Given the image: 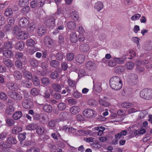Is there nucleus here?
<instances>
[{"label":"nucleus","mask_w":152,"mask_h":152,"mask_svg":"<svg viewBox=\"0 0 152 152\" xmlns=\"http://www.w3.org/2000/svg\"><path fill=\"white\" fill-rule=\"evenodd\" d=\"M110 84L111 88L115 90H120L122 86V81L121 78L118 76H114L111 78Z\"/></svg>","instance_id":"nucleus-1"},{"label":"nucleus","mask_w":152,"mask_h":152,"mask_svg":"<svg viewBox=\"0 0 152 152\" xmlns=\"http://www.w3.org/2000/svg\"><path fill=\"white\" fill-rule=\"evenodd\" d=\"M140 96L146 100L152 99V89L145 88L143 89L140 92Z\"/></svg>","instance_id":"nucleus-2"},{"label":"nucleus","mask_w":152,"mask_h":152,"mask_svg":"<svg viewBox=\"0 0 152 152\" xmlns=\"http://www.w3.org/2000/svg\"><path fill=\"white\" fill-rule=\"evenodd\" d=\"M12 33L19 39H25L27 38L29 35L28 33L21 31L17 28H15L13 30Z\"/></svg>","instance_id":"nucleus-3"},{"label":"nucleus","mask_w":152,"mask_h":152,"mask_svg":"<svg viewBox=\"0 0 152 152\" xmlns=\"http://www.w3.org/2000/svg\"><path fill=\"white\" fill-rule=\"evenodd\" d=\"M84 116L87 118H91L96 116V112L91 109H85L83 112Z\"/></svg>","instance_id":"nucleus-4"},{"label":"nucleus","mask_w":152,"mask_h":152,"mask_svg":"<svg viewBox=\"0 0 152 152\" xmlns=\"http://www.w3.org/2000/svg\"><path fill=\"white\" fill-rule=\"evenodd\" d=\"M124 61V60L122 57H115L110 60L108 64L110 66L113 67L115 66L117 64L123 63Z\"/></svg>","instance_id":"nucleus-5"},{"label":"nucleus","mask_w":152,"mask_h":152,"mask_svg":"<svg viewBox=\"0 0 152 152\" xmlns=\"http://www.w3.org/2000/svg\"><path fill=\"white\" fill-rule=\"evenodd\" d=\"M8 94L9 96L15 100L20 101L22 98V95L20 94L17 93L16 92L9 91L8 92Z\"/></svg>","instance_id":"nucleus-6"},{"label":"nucleus","mask_w":152,"mask_h":152,"mask_svg":"<svg viewBox=\"0 0 152 152\" xmlns=\"http://www.w3.org/2000/svg\"><path fill=\"white\" fill-rule=\"evenodd\" d=\"M45 1V0H33L31 2V6L34 8L41 7L44 5Z\"/></svg>","instance_id":"nucleus-7"},{"label":"nucleus","mask_w":152,"mask_h":152,"mask_svg":"<svg viewBox=\"0 0 152 152\" xmlns=\"http://www.w3.org/2000/svg\"><path fill=\"white\" fill-rule=\"evenodd\" d=\"M64 18L63 17H61L58 19V21L57 25L58 26V28H56L55 31L53 32V34H56L58 33V30H63L64 28V25L63 20Z\"/></svg>","instance_id":"nucleus-8"},{"label":"nucleus","mask_w":152,"mask_h":152,"mask_svg":"<svg viewBox=\"0 0 152 152\" xmlns=\"http://www.w3.org/2000/svg\"><path fill=\"white\" fill-rule=\"evenodd\" d=\"M22 105L23 107L26 109H29L33 107L32 102L28 99L23 100L22 102Z\"/></svg>","instance_id":"nucleus-9"},{"label":"nucleus","mask_w":152,"mask_h":152,"mask_svg":"<svg viewBox=\"0 0 152 152\" xmlns=\"http://www.w3.org/2000/svg\"><path fill=\"white\" fill-rule=\"evenodd\" d=\"M126 78L127 81L130 82L135 83L138 80L137 75L134 73H130L128 75Z\"/></svg>","instance_id":"nucleus-10"},{"label":"nucleus","mask_w":152,"mask_h":152,"mask_svg":"<svg viewBox=\"0 0 152 152\" xmlns=\"http://www.w3.org/2000/svg\"><path fill=\"white\" fill-rule=\"evenodd\" d=\"M36 31L38 35L39 36L45 35L46 33L45 27L43 25H39Z\"/></svg>","instance_id":"nucleus-11"},{"label":"nucleus","mask_w":152,"mask_h":152,"mask_svg":"<svg viewBox=\"0 0 152 152\" xmlns=\"http://www.w3.org/2000/svg\"><path fill=\"white\" fill-rule=\"evenodd\" d=\"M107 98L106 96H104L103 98L99 97V99L98 100V102L100 105L103 106L107 107L110 105L109 102L106 101Z\"/></svg>","instance_id":"nucleus-12"},{"label":"nucleus","mask_w":152,"mask_h":152,"mask_svg":"<svg viewBox=\"0 0 152 152\" xmlns=\"http://www.w3.org/2000/svg\"><path fill=\"white\" fill-rule=\"evenodd\" d=\"M69 114L68 113L65 112L61 113L59 115L58 119L57 120V122L60 121H63L66 120L69 116Z\"/></svg>","instance_id":"nucleus-13"},{"label":"nucleus","mask_w":152,"mask_h":152,"mask_svg":"<svg viewBox=\"0 0 152 152\" xmlns=\"http://www.w3.org/2000/svg\"><path fill=\"white\" fill-rule=\"evenodd\" d=\"M19 25L21 27H26L29 23V21L26 18H21L19 21Z\"/></svg>","instance_id":"nucleus-14"},{"label":"nucleus","mask_w":152,"mask_h":152,"mask_svg":"<svg viewBox=\"0 0 152 152\" xmlns=\"http://www.w3.org/2000/svg\"><path fill=\"white\" fill-rule=\"evenodd\" d=\"M6 87L9 89L13 91H15L18 88V86L17 84L11 82H8L6 83Z\"/></svg>","instance_id":"nucleus-15"},{"label":"nucleus","mask_w":152,"mask_h":152,"mask_svg":"<svg viewBox=\"0 0 152 152\" xmlns=\"http://www.w3.org/2000/svg\"><path fill=\"white\" fill-rule=\"evenodd\" d=\"M143 48L146 50H152V41L149 40L145 43L142 46Z\"/></svg>","instance_id":"nucleus-16"},{"label":"nucleus","mask_w":152,"mask_h":152,"mask_svg":"<svg viewBox=\"0 0 152 152\" xmlns=\"http://www.w3.org/2000/svg\"><path fill=\"white\" fill-rule=\"evenodd\" d=\"M45 44L47 47L50 48L53 45V40L48 37H46L44 39Z\"/></svg>","instance_id":"nucleus-17"},{"label":"nucleus","mask_w":152,"mask_h":152,"mask_svg":"<svg viewBox=\"0 0 152 152\" xmlns=\"http://www.w3.org/2000/svg\"><path fill=\"white\" fill-rule=\"evenodd\" d=\"M6 141L10 148L11 147L12 145H15L17 143V141L16 139L14 137H8Z\"/></svg>","instance_id":"nucleus-18"},{"label":"nucleus","mask_w":152,"mask_h":152,"mask_svg":"<svg viewBox=\"0 0 152 152\" xmlns=\"http://www.w3.org/2000/svg\"><path fill=\"white\" fill-rule=\"evenodd\" d=\"M55 20L51 17L49 19L47 20L45 22L46 25L49 27H53L55 25Z\"/></svg>","instance_id":"nucleus-19"},{"label":"nucleus","mask_w":152,"mask_h":152,"mask_svg":"<svg viewBox=\"0 0 152 152\" xmlns=\"http://www.w3.org/2000/svg\"><path fill=\"white\" fill-rule=\"evenodd\" d=\"M104 5L103 3L100 1H98L95 3L94 8L98 12H99L103 8Z\"/></svg>","instance_id":"nucleus-20"},{"label":"nucleus","mask_w":152,"mask_h":152,"mask_svg":"<svg viewBox=\"0 0 152 152\" xmlns=\"http://www.w3.org/2000/svg\"><path fill=\"white\" fill-rule=\"evenodd\" d=\"M86 68L89 70H93L96 68V65L95 64L91 61H88L86 64Z\"/></svg>","instance_id":"nucleus-21"},{"label":"nucleus","mask_w":152,"mask_h":152,"mask_svg":"<svg viewBox=\"0 0 152 152\" xmlns=\"http://www.w3.org/2000/svg\"><path fill=\"white\" fill-rule=\"evenodd\" d=\"M93 83L94 84L93 87V90H95L98 93H100L102 89L101 86V83L99 82L96 83H95L94 81H93Z\"/></svg>","instance_id":"nucleus-22"},{"label":"nucleus","mask_w":152,"mask_h":152,"mask_svg":"<svg viewBox=\"0 0 152 152\" xmlns=\"http://www.w3.org/2000/svg\"><path fill=\"white\" fill-rule=\"evenodd\" d=\"M40 121L43 124L46 123L49 121V118L47 115L44 113H41Z\"/></svg>","instance_id":"nucleus-23"},{"label":"nucleus","mask_w":152,"mask_h":152,"mask_svg":"<svg viewBox=\"0 0 152 152\" xmlns=\"http://www.w3.org/2000/svg\"><path fill=\"white\" fill-rule=\"evenodd\" d=\"M70 112L73 115H75L80 111V108L78 106H73L70 109Z\"/></svg>","instance_id":"nucleus-24"},{"label":"nucleus","mask_w":152,"mask_h":152,"mask_svg":"<svg viewBox=\"0 0 152 152\" xmlns=\"http://www.w3.org/2000/svg\"><path fill=\"white\" fill-rule=\"evenodd\" d=\"M42 106V110L43 111L47 113H51L52 110L51 106L49 104L44 105L43 104H40Z\"/></svg>","instance_id":"nucleus-25"},{"label":"nucleus","mask_w":152,"mask_h":152,"mask_svg":"<svg viewBox=\"0 0 152 152\" xmlns=\"http://www.w3.org/2000/svg\"><path fill=\"white\" fill-rule=\"evenodd\" d=\"M85 57V56L84 55H78L75 58L76 61L77 63L79 64H81L84 62Z\"/></svg>","instance_id":"nucleus-26"},{"label":"nucleus","mask_w":152,"mask_h":152,"mask_svg":"<svg viewBox=\"0 0 152 152\" xmlns=\"http://www.w3.org/2000/svg\"><path fill=\"white\" fill-rule=\"evenodd\" d=\"M67 27L69 30H74L76 27V25L75 22L72 21H69L66 23Z\"/></svg>","instance_id":"nucleus-27"},{"label":"nucleus","mask_w":152,"mask_h":152,"mask_svg":"<svg viewBox=\"0 0 152 152\" xmlns=\"http://www.w3.org/2000/svg\"><path fill=\"white\" fill-rule=\"evenodd\" d=\"M63 12L64 16L65 18H68L70 17V10L69 8L66 7L64 8Z\"/></svg>","instance_id":"nucleus-28"},{"label":"nucleus","mask_w":152,"mask_h":152,"mask_svg":"<svg viewBox=\"0 0 152 152\" xmlns=\"http://www.w3.org/2000/svg\"><path fill=\"white\" fill-rule=\"evenodd\" d=\"M77 36L75 32H73L71 34L70 39L72 42L75 43L77 42Z\"/></svg>","instance_id":"nucleus-29"},{"label":"nucleus","mask_w":152,"mask_h":152,"mask_svg":"<svg viewBox=\"0 0 152 152\" xmlns=\"http://www.w3.org/2000/svg\"><path fill=\"white\" fill-rule=\"evenodd\" d=\"M15 48L20 50H22L24 47V43L23 41L18 42L15 45Z\"/></svg>","instance_id":"nucleus-30"},{"label":"nucleus","mask_w":152,"mask_h":152,"mask_svg":"<svg viewBox=\"0 0 152 152\" xmlns=\"http://www.w3.org/2000/svg\"><path fill=\"white\" fill-rule=\"evenodd\" d=\"M15 110L14 107L12 105L8 106L5 110V113L8 115H11L14 112Z\"/></svg>","instance_id":"nucleus-31"},{"label":"nucleus","mask_w":152,"mask_h":152,"mask_svg":"<svg viewBox=\"0 0 152 152\" xmlns=\"http://www.w3.org/2000/svg\"><path fill=\"white\" fill-rule=\"evenodd\" d=\"M3 60L4 64L8 68H11L14 65L10 59L4 58Z\"/></svg>","instance_id":"nucleus-32"},{"label":"nucleus","mask_w":152,"mask_h":152,"mask_svg":"<svg viewBox=\"0 0 152 152\" xmlns=\"http://www.w3.org/2000/svg\"><path fill=\"white\" fill-rule=\"evenodd\" d=\"M89 49V45L88 44H82L80 47V50L83 52H86Z\"/></svg>","instance_id":"nucleus-33"},{"label":"nucleus","mask_w":152,"mask_h":152,"mask_svg":"<svg viewBox=\"0 0 152 152\" xmlns=\"http://www.w3.org/2000/svg\"><path fill=\"white\" fill-rule=\"evenodd\" d=\"M21 85L22 86L29 88L31 87L32 83L29 81L24 80L22 81Z\"/></svg>","instance_id":"nucleus-34"},{"label":"nucleus","mask_w":152,"mask_h":152,"mask_svg":"<svg viewBox=\"0 0 152 152\" xmlns=\"http://www.w3.org/2000/svg\"><path fill=\"white\" fill-rule=\"evenodd\" d=\"M33 142L31 140H26L24 141H20V144L21 146L23 147L26 146H29L32 145Z\"/></svg>","instance_id":"nucleus-35"},{"label":"nucleus","mask_w":152,"mask_h":152,"mask_svg":"<svg viewBox=\"0 0 152 152\" xmlns=\"http://www.w3.org/2000/svg\"><path fill=\"white\" fill-rule=\"evenodd\" d=\"M13 76L15 79L17 80H21L22 77L21 74L18 71H16L13 73Z\"/></svg>","instance_id":"nucleus-36"},{"label":"nucleus","mask_w":152,"mask_h":152,"mask_svg":"<svg viewBox=\"0 0 152 152\" xmlns=\"http://www.w3.org/2000/svg\"><path fill=\"white\" fill-rule=\"evenodd\" d=\"M63 130H65L66 132H70L72 134L75 133L77 131L76 129L71 127H68L66 126L63 127Z\"/></svg>","instance_id":"nucleus-37"},{"label":"nucleus","mask_w":152,"mask_h":152,"mask_svg":"<svg viewBox=\"0 0 152 152\" xmlns=\"http://www.w3.org/2000/svg\"><path fill=\"white\" fill-rule=\"evenodd\" d=\"M3 54L5 57L7 58H10L13 55L12 52L10 50H3Z\"/></svg>","instance_id":"nucleus-38"},{"label":"nucleus","mask_w":152,"mask_h":152,"mask_svg":"<svg viewBox=\"0 0 152 152\" xmlns=\"http://www.w3.org/2000/svg\"><path fill=\"white\" fill-rule=\"evenodd\" d=\"M37 25L34 23H30L29 27L27 28V31L28 34L30 33L33 32L35 29Z\"/></svg>","instance_id":"nucleus-39"},{"label":"nucleus","mask_w":152,"mask_h":152,"mask_svg":"<svg viewBox=\"0 0 152 152\" xmlns=\"http://www.w3.org/2000/svg\"><path fill=\"white\" fill-rule=\"evenodd\" d=\"M52 87L54 90L58 92H60L61 89V86L57 83H54L52 85Z\"/></svg>","instance_id":"nucleus-40"},{"label":"nucleus","mask_w":152,"mask_h":152,"mask_svg":"<svg viewBox=\"0 0 152 152\" xmlns=\"http://www.w3.org/2000/svg\"><path fill=\"white\" fill-rule=\"evenodd\" d=\"M96 130L98 131V135L99 136L101 135L103 133V132L105 130V128L102 126H99L94 128Z\"/></svg>","instance_id":"nucleus-41"},{"label":"nucleus","mask_w":152,"mask_h":152,"mask_svg":"<svg viewBox=\"0 0 152 152\" xmlns=\"http://www.w3.org/2000/svg\"><path fill=\"white\" fill-rule=\"evenodd\" d=\"M12 48V43L10 41L7 42H5L3 48L4 50H8Z\"/></svg>","instance_id":"nucleus-42"},{"label":"nucleus","mask_w":152,"mask_h":152,"mask_svg":"<svg viewBox=\"0 0 152 152\" xmlns=\"http://www.w3.org/2000/svg\"><path fill=\"white\" fill-rule=\"evenodd\" d=\"M23 75L25 78L28 80H31L33 77L31 74L30 72L27 71H25L24 72Z\"/></svg>","instance_id":"nucleus-43"},{"label":"nucleus","mask_w":152,"mask_h":152,"mask_svg":"<svg viewBox=\"0 0 152 152\" xmlns=\"http://www.w3.org/2000/svg\"><path fill=\"white\" fill-rule=\"evenodd\" d=\"M22 131V128L19 126H15L12 130V133L15 134H18Z\"/></svg>","instance_id":"nucleus-44"},{"label":"nucleus","mask_w":152,"mask_h":152,"mask_svg":"<svg viewBox=\"0 0 152 152\" xmlns=\"http://www.w3.org/2000/svg\"><path fill=\"white\" fill-rule=\"evenodd\" d=\"M61 15V10L59 9H58L56 12L54 14H53L51 17L53 18L54 19V20H55L56 19L59 17Z\"/></svg>","instance_id":"nucleus-45"},{"label":"nucleus","mask_w":152,"mask_h":152,"mask_svg":"<svg viewBox=\"0 0 152 152\" xmlns=\"http://www.w3.org/2000/svg\"><path fill=\"white\" fill-rule=\"evenodd\" d=\"M13 14V10L11 8L6 9L4 13V15L7 17L11 16Z\"/></svg>","instance_id":"nucleus-46"},{"label":"nucleus","mask_w":152,"mask_h":152,"mask_svg":"<svg viewBox=\"0 0 152 152\" xmlns=\"http://www.w3.org/2000/svg\"><path fill=\"white\" fill-rule=\"evenodd\" d=\"M134 66V63L132 62L127 63L125 65L126 68L128 70H132Z\"/></svg>","instance_id":"nucleus-47"},{"label":"nucleus","mask_w":152,"mask_h":152,"mask_svg":"<svg viewBox=\"0 0 152 152\" xmlns=\"http://www.w3.org/2000/svg\"><path fill=\"white\" fill-rule=\"evenodd\" d=\"M22 116V113L21 111L15 112L13 115V118L15 120H18L21 118Z\"/></svg>","instance_id":"nucleus-48"},{"label":"nucleus","mask_w":152,"mask_h":152,"mask_svg":"<svg viewBox=\"0 0 152 152\" xmlns=\"http://www.w3.org/2000/svg\"><path fill=\"white\" fill-rule=\"evenodd\" d=\"M125 70V68L124 67L122 66H119L116 67L115 69V72L116 73H120L124 72Z\"/></svg>","instance_id":"nucleus-49"},{"label":"nucleus","mask_w":152,"mask_h":152,"mask_svg":"<svg viewBox=\"0 0 152 152\" xmlns=\"http://www.w3.org/2000/svg\"><path fill=\"white\" fill-rule=\"evenodd\" d=\"M33 82L35 86H38L40 84V82L37 77L35 75L32 78Z\"/></svg>","instance_id":"nucleus-50"},{"label":"nucleus","mask_w":152,"mask_h":152,"mask_svg":"<svg viewBox=\"0 0 152 152\" xmlns=\"http://www.w3.org/2000/svg\"><path fill=\"white\" fill-rule=\"evenodd\" d=\"M72 17L75 21H77L79 18V16L78 13L76 11L72 12Z\"/></svg>","instance_id":"nucleus-51"},{"label":"nucleus","mask_w":152,"mask_h":152,"mask_svg":"<svg viewBox=\"0 0 152 152\" xmlns=\"http://www.w3.org/2000/svg\"><path fill=\"white\" fill-rule=\"evenodd\" d=\"M36 128V125L34 124H30L26 126V129L28 130H32Z\"/></svg>","instance_id":"nucleus-52"},{"label":"nucleus","mask_w":152,"mask_h":152,"mask_svg":"<svg viewBox=\"0 0 152 152\" xmlns=\"http://www.w3.org/2000/svg\"><path fill=\"white\" fill-rule=\"evenodd\" d=\"M28 2L29 0H20L19 5L22 7L26 6L28 4Z\"/></svg>","instance_id":"nucleus-53"},{"label":"nucleus","mask_w":152,"mask_h":152,"mask_svg":"<svg viewBox=\"0 0 152 152\" xmlns=\"http://www.w3.org/2000/svg\"><path fill=\"white\" fill-rule=\"evenodd\" d=\"M66 107V105L64 102H61L58 105V108L60 110H65Z\"/></svg>","instance_id":"nucleus-54"},{"label":"nucleus","mask_w":152,"mask_h":152,"mask_svg":"<svg viewBox=\"0 0 152 152\" xmlns=\"http://www.w3.org/2000/svg\"><path fill=\"white\" fill-rule=\"evenodd\" d=\"M30 64L32 66L35 67L38 65V62L35 59L31 58L30 60Z\"/></svg>","instance_id":"nucleus-55"},{"label":"nucleus","mask_w":152,"mask_h":152,"mask_svg":"<svg viewBox=\"0 0 152 152\" xmlns=\"http://www.w3.org/2000/svg\"><path fill=\"white\" fill-rule=\"evenodd\" d=\"M50 65L51 66L53 67H57L59 65V62L57 61L53 60L50 62Z\"/></svg>","instance_id":"nucleus-56"},{"label":"nucleus","mask_w":152,"mask_h":152,"mask_svg":"<svg viewBox=\"0 0 152 152\" xmlns=\"http://www.w3.org/2000/svg\"><path fill=\"white\" fill-rule=\"evenodd\" d=\"M6 123L10 126H13L15 123V121L12 118H7L5 120Z\"/></svg>","instance_id":"nucleus-57"},{"label":"nucleus","mask_w":152,"mask_h":152,"mask_svg":"<svg viewBox=\"0 0 152 152\" xmlns=\"http://www.w3.org/2000/svg\"><path fill=\"white\" fill-rule=\"evenodd\" d=\"M74 97L76 99L81 98L82 97V94L77 91H74L73 94Z\"/></svg>","instance_id":"nucleus-58"},{"label":"nucleus","mask_w":152,"mask_h":152,"mask_svg":"<svg viewBox=\"0 0 152 152\" xmlns=\"http://www.w3.org/2000/svg\"><path fill=\"white\" fill-rule=\"evenodd\" d=\"M45 132L44 128L41 126H39L37 130V133L39 135H41L44 133Z\"/></svg>","instance_id":"nucleus-59"},{"label":"nucleus","mask_w":152,"mask_h":152,"mask_svg":"<svg viewBox=\"0 0 152 152\" xmlns=\"http://www.w3.org/2000/svg\"><path fill=\"white\" fill-rule=\"evenodd\" d=\"M132 41L136 43L137 45V47L138 48H140V45L139 42L140 41V39L139 38L137 37H134L132 38Z\"/></svg>","instance_id":"nucleus-60"},{"label":"nucleus","mask_w":152,"mask_h":152,"mask_svg":"<svg viewBox=\"0 0 152 152\" xmlns=\"http://www.w3.org/2000/svg\"><path fill=\"white\" fill-rule=\"evenodd\" d=\"M87 103L88 105L94 107L97 104V102L93 99L89 100L87 102Z\"/></svg>","instance_id":"nucleus-61"},{"label":"nucleus","mask_w":152,"mask_h":152,"mask_svg":"<svg viewBox=\"0 0 152 152\" xmlns=\"http://www.w3.org/2000/svg\"><path fill=\"white\" fill-rule=\"evenodd\" d=\"M57 69L56 70L52 72L50 75V77L51 78L55 79L58 77V74L57 72Z\"/></svg>","instance_id":"nucleus-62"},{"label":"nucleus","mask_w":152,"mask_h":152,"mask_svg":"<svg viewBox=\"0 0 152 152\" xmlns=\"http://www.w3.org/2000/svg\"><path fill=\"white\" fill-rule=\"evenodd\" d=\"M41 81L42 83L45 86L49 85L50 83L49 80L47 78L43 77L41 78Z\"/></svg>","instance_id":"nucleus-63"},{"label":"nucleus","mask_w":152,"mask_h":152,"mask_svg":"<svg viewBox=\"0 0 152 152\" xmlns=\"http://www.w3.org/2000/svg\"><path fill=\"white\" fill-rule=\"evenodd\" d=\"M68 83L69 86L72 87L76 86L75 82L71 79H69L68 80Z\"/></svg>","instance_id":"nucleus-64"}]
</instances>
